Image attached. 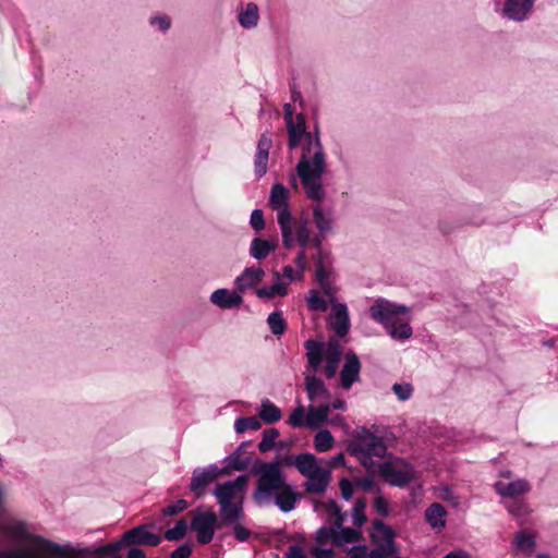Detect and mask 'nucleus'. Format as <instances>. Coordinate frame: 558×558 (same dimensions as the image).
<instances>
[{
  "instance_id": "f257e3e1",
  "label": "nucleus",
  "mask_w": 558,
  "mask_h": 558,
  "mask_svg": "<svg viewBox=\"0 0 558 558\" xmlns=\"http://www.w3.org/2000/svg\"><path fill=\"white\" fill-rule=\"evenodd\" d=\"M288 147L293 150L305 140L302 156L296 165V173L301 179L306 196L316 202H322L326 196L323 186V175L326 172V157L319 138V130L316 126L315 136L306 132L305 118L298 114L295 122L287 124Z\"/></svg>"
},
{
  "instance_id": "f03ea898",
  "label": "nucleus",
  "mask_w": 558,
  "mask_h": 558,
  "mask_svg": "<svg viewBox=\"0 0 558 558\" xmlns=\"http://www.w3.org/2000/svg\"><path fill=\"white\" fill-rule=\"evenodd\" d=\"M253 473L257 475L256 487L252 493L255 505L263 507L274 501L283 513L295 509L298 493L287 484V477L278 461L259 462L253 468Z\"/></svg>"
},
{
  "instance_id": "7ed1b4c3",
  "label": "nucleus",
  "mask_w": 558,
  "mask_h": 558,
  "mask_svg": "<svg viewBox=\"0 0 558 558\" xmlns=\"http://www.w3.org/2000/svg\"><path fill=\"white\" fill-rule=\"evenodd\" d=\"M104 546L94 549L72 548L70 551L62 545L40 536L33 537L32 547L0 550V558H107Z\"/></svg>"
},
{
  "instance_id": "20e7f679",
  "label": "nucleus",
  "mask_w": 558,
  "mask_h": 558,
  "mask_svg": "<svg viewBox=\"0 0 558 558\" xmlns=\"http://www.w3.org/2000/svg\"><path fill=\"white\" fill-rule=\"evenodd\" d=\"M294 465L307 480L304 482L305 492L311 495H322L330 483V470L324 466L313 453L303 452L294 457Z\"/></svg>"
},
{
  "instance_id": "39448f33",
  "label": "nucleus",
  "mask_w": 558,
  "mask_h": 558,
  "mask_svg": "<svg viewBox=\"0 0 558 558\" xmlns=\"http://www.w3.org/2000/svg\"><path fill=\"white\" fill-rule=\"evenodd\" d=\"M149 525L142 524L135 526L121 536V539L116 543H109L104 545L108 554H116L122 546H134V545H148L157 546L161 542V537L158 534L148 531Z\"/></svg>"
},
{
  "instance_id": "423d86ee",
  "label": "nucleus",
  "mask_w": 558,
  "mask_h": 558,
  "mask_svg": "<svg viewBox=\"0 0 558 558\" xmlns=\"http://www.w3.org/2000/svg\"><path fill=\"white\" fill-rule=\"evenodd\" d=\"M405 305H398L385 299H377L369 308L371 317L387 329L397 323L399 316L408 313Z\"/></svg>"
},
{
  "instance_id": "0eeeda50",
  "label": "nucleus",
  "mask_w": 558,
  "mask_h": 558,
  "mask_svg": "<svg viewBox=\"0 0 558 558\" xmlns=\"http://www.w3.org/2000/svg\"><path fill=\"white\" fill-rule=\"evenodd\" d=\"M247 483L248 475L241 474L234 480L217 484L213 495L216 497L217 504H234L239 500V496L244 497Z\"/></svg>"
},
{
  "instance_id": "6e6552de",
  "label": "nucleus",
  "mask_w": 558,
  "mask_h": 558,
  "mask_svg": "<svg viewBox=\"0 0 558 558\" xmlns=\"http://www.w3.org/2000/svg\"><path fill=\"white\" fill-rule=\"evenodd\" d=\"M247 483L248 475L241 474L234 480L217 484L213 495L216 497L217 504H234L239 500V496L244 497Z\"/></svg>"
},
{
  "instance_id": "1a4fd4ad",
  "label": "nucleus",
  "mask_w": 558,
  "mask_h": 558,
  "mask_svg": "<svg viewBox=\"0 0 558 558\" xmlns=\"http://www.w3.org/2000/svg\"><path fill=\"white\" fill-rule=\"evenodd\" d=\"M218 515L214 511L201 512L196 511L191 520V529L196 533L197 542L199 544H209L215 535V530L218 527Z\"/></svg>"
},
{
  "instance_id": "9d476101",
  "label": "nucleus",
  "mask_w": 558,
  "mask_h": 558,
  "mask_svg": "<svg viewBox=\"0 0 558 558\" xmlns=\"http://www.w3.org/2000/svg\"><path fill=\"white\" fill-rule=\"evenodd\" d=\"M369 537L375 547L385 548L390 554H398L399 548L395 542L396 533L393 529L381 520H375L369 530Z\"/></svg>"
},
{
  "instance_id": "9b49d317",
  "label": "nucleus",
  "mask_w": 558,
  "mask_h": 558,
  "mask_svg": "<svg viewBox=\"0 0 558 558\" xmlns=\"http://www.w3.org/2000/svg\"><path fill=\"white\" fill-rule=\"evenodd\" d=\"M349 448H361L372 451L377 458L385 457L387 451V447L383 438L373 434L366 427H360L356 429L355 439Z\"/></svg>"
},
{
  "instance_id": "f8f14e48",
  "label": "nucleus",
  "mask_w": 558,
  "mask_h": 558,
  "mask_svg": "<svg viewBox=\"0 0 558 558\" xmlns=\"http://www.w3.org/2000/svg\"><path fill=\"white\" fill-rule=\"evenodd\" d=\"M220 475L221 471L216 464H210L204 469L196 468L192 473L190 490L199 498L204 495L206 487Z\"/></svg>"
},
{
  "instance_id": "ddd939ff",
  "label": "nucleus",
  "mask_w": 558,
  "mask_h": 558,
  "mask_svg": "<svg viewBox=\"0 0 558 558\" xmlns=\"http://www.w3.org/2000/svg\"><path fill=\"white\" fill-rule=\"evenodd\" d=\"M378 473L390 485L397 487H404L413 481L412 469L398 470L391 462L379 464Z\"/></svg>"
},
{
  "instance_id": "4468645a",
  "label": "nucleus",
  "mask_w": 558,
  "mask_h": 558,
  "mask_svg": "<svg viewBox=\"0 0 558 558\" xmlns=\"http://www.w3.org/2000/svg\"><path fill=\"white\" fill-rule=\"evenodd\" d=\"M243 502L244 497L239 496V500L234 501V504H218V527L229 526L231 524H235L236 522H242L245 517Z\"/></svg>"
},
{
  "instance_id": "2eb2a0df",
  "label": "nucleus",
  "mask_w": 558,
  "mask_h": 558,
  "mask_svg": "<svg viewBox=\"0 0 558 558\" xmlns=\"http://www.w3.org/2000/svg\"><path fill=\"white\" fill-rule=\"evenodd\" d=\"M271 147V135L268 132L263 133L257 143L256 155L254 160V172L258 179L263 178L267 173L269 150Z\"/></svg>"
},
{
  "instance_id": "dca6fc26",
  "label": "nucleus",
  "mask_w": 558,
  "mask_h": 558,
  "mask_svg": "<svg viewBox=\"0 0 558 558\" xmlns=\"http://www.w3.org/2000/svg\"><path fill=\"white\" fill-rule=\"evenodd\" d=\"M361 362L353 352L345 354L344 364L340 372V384L343 389H350L352 385L360 380Z\"/></svg>"
},
{
  "instance_id": "f3484780",
  "label": "nucleus",
  "mask_w": 558,
  "mask_h": 558,
  "mask_svg": "<svg viewBox=\"0 0 558 558\" xmlns=\"http://www.w3.org/2000/svg\"><path fill=\"white\" fill-rule=\"evenodd\" d=\"M534 7V0H506L502 14L514 22H523L527 19Z\"/></svg>"
},
{
  "instance_id": "a211bd4d",
  "label": "nucleus",
  "mask_w": 558,
  "mask_h": 558,
  "mask_svg": "<svg viewBox=\"0 0 558 558\" xmlns=\"http://www.w3.org/2000/svg\"><path fill=\"white\" fill-rule=\"evenodd\" d=\"M330 326L338 337H344L349 332L350 319L348 308L344 303H332Z\"/></svg>"
},
{
  "instance_id": "6ab92c4d",
  "label": "nucleus",
  "mask_w": 558,
  "mask_h": 558,
  "mask_svg": "<svg viewBox=\"0 0 558 558\" xmlns=\"http://www.w3.org/2000/svg\"><path fill=\"white\" fill-rule=\"evenodd\" d=\"M316 373H306L304 375V388L311 402H317L325 400L328 402L330 399V392L327 389L324 381L316 377Z\"/></svg>"
},
{
  "instance_id": "aec40b11",
  "label": "nucleus",
  "mask_w": 558,
  "mask_h": 558,
  "mask_svg": "<svg viewBox=\"0 0 558 558\" xmlns=\"http://www.w3.org/2000/svg\"><path fill=\"white\" fill-rule=\"evenodd\" d=\"M210 302L220 308L231 310L239 307L243 302V298L238 289L230 291L221 288L211 293Z\"/></svg>"
},
{
  "instance_id": "412c9836",
  "label": "nucleus",
  "mask_w": 558,
  "mask_h": 558,
  "mask_svg": "<svg viewBox=\"0 0 558 558\" xmlns=\"http://www.w3.org/2000/svg\"><path fill=\"white\" fill-rule=\"evenodd\" d=\"M264 276L265 272L260 267H246L242 274L235 278V288L242 294L247 289L259 283Z\"/></svg>"
},
{
  "instance_id": "4be33fe9",
  "label": "nucleus",
  "mask_w": 558,
  "mask_h": 558,
  "mask_svg": "<svg viewBox=\"0 0 558 558\" xmlns=\"http://www.w3.org/2000/svg\"><path fill=\"white\" fill-rule=\"evenodd\" d=\"M341 348L339 342L335 339L329 340L324 355L326 362L324 371L327 378L330 379L335 377L339 366Z\"/></svg>"
},
{
  "instance_id": "5701e85b",
  "label": "nucleus",
  "mask_w": 558,
  "mask_h": 558,
  "mask_svg": "<svg viewBox=\"0 0 558 558\" xmlns=\"http://www.w3.org/2000/svg\"><path fill=\"white\" fill-rule=\"evenodd\" d=\"M313 220L318 233L325 238L332 230L335 217L332 209L325 210L320 204L313 206Z\"/></svg>"
},
{
  "instance_id": "b1692460",
  "label": "nucleus",
  "mask_w": 558,
  "mask_h": 558,
  "mask_svg": "<svg viewBox=\"0 0 558 558\" xmlns=\"http://www.w3.org/2000/svg\"><path fill=\"white\" fill-rule=\"evenodd\" d=\"M495 488L501 497L513 498L527 493L530 490V485L525 480L519 478L510 482L509 484L497 482L495 484Z\"/></svg>"
},
{
  "instance_id": "393cba45",
  "label": "nucleus",
  "mask_w": 558,
  "mask_h": 558,
  "mask_svg": "<svg viewBox=\"0 0 558 558\" xmlns=\"http://www.w3.org/2000/svg\"><path fill=\"white\" fill-rule=\"evenodd\" d=\"M330 412V403L324 402L318 407L310 405L306 416V425L311 428H318L328 420Z\"/></svg>"
},
{
  "instance_id": "a878e982",
  "label": "nucleus",
  "mask_w": 558,
  "mask_h": 558,
  "mask_svg": "<svg viewBox=\"0 0 558 558\" xmlns=\"http://www.w3.org/2000/svg\"><path fill=\"white\" fill-rule=\"evenodd\" d=\"M446 515L447 511L445 507L438 502L432 504L426 510H425V519L427 523L434 529V530H441L446 525Z\"/></svg>"
},
{
  "instance_id": "bb28decb",
  "label": "nucleus",
  "mask_w": 558,
  "mask_h": 558,
  "mask_svg": "<svg viewBox=\"0 0 558 558\" xmlns=\"http://www.w3.org/2000/svg\"><path fill=\"white\" fill-rule=\"evenodd\" d=\"M304 347L307 350L306 357L308 365L313 369L312 373H316L318 366L324 360V344L313 339H308L305 341Z\"/></svg>"
},
{
  "instance_id": "cd10ccee",
  "label": "nucleus",
  "mask_w": 558,
  "mask_h": 558,
  "mask_svg": "<svg viewBox=\"0 0 558 558\" xmlns=\"http://www.w3.org/2000/svg\"><path fill=\"white\" fill-rule=\"evenodd\" d=\"M363 533L360 529L344 527L337 529L335 545L347 550L348 544H354L361 541Z\"/></svg>"
},
{
  "instance_id": "c85d7f7f",
  "label": "nucleus",
  "mask_w": 558,
  "mask_h": 558,
  "mask_svg": "<svg viewBox=\"0 0 558 558\" xmlns=\"http://www.w3.org/2000/svg\"><path fill=\"white\" fill-rule=\"evenodd\" d=\"M275 250L276 245L271 241L262 238H254L250 245V255L257 260H262Z\"/></svg>"
},
{
  "instance_id": "c756f323",
  "label": "nucleus",
  "mask_w": 558,
  "mask_h": 558,
  "mask_svg": "<svg viewBox=\"0 0 558 558\" xmlns=\"http://www.w3.org/2000/svg\"><path fill=\"white\" fill-rule=\"evenodd\" d=\"M225 462H226V465L222 469H220L221 475H227L231 471L246 470L251 463V458L250 457L242 458L240 454L232 452L225 459Z\"/></svg>"
},
{
  "instance_id": "7c9ffc66",
  "label": "nucleus",
  "mask_w": 558,
  "mask_h": 558,
  "mask_svg": "<svg viewBox=\"0 0 558 558\" xmlns=\"http://www.w3.org/2000/svg\"><path fill=\"white\" fill-rule=\"evenodd\" d=\"M274 277L276 282L272 286L262 287L256 290V295L259 299H272L275 295L284 296L288 293V288L280 282V274L275 271Z\"/></svg>"
},
{
  "instance_id": "2f4dec72",
  "label": "nucleus",
  "mask_w": 558,
  "mask_h": 558,
  "mask_svg": "<svg viewBox=\"0 0 558 558\" xmlns=\"http://www.w3.org/2000/svg\"><path fill=\"white\" fill-rule=\"evenodd\" d=\"M288 198L289 191L283 184L276 183L272 185L269 195V204L272 209L288 206Z\"/></svg>"
},
{
  "instance_id": "473e14b6",
  "label": "nucleus",
  "mask_w": 558,
  "mask_h": 558,
  "mask_svg": "<svg viewBox=\"0 0 558 558\" xmlns=\"http://www.w3.org/2000/svg\"><path fill=\"white\" fill-rule=\"evenodd\" d=\"M258 19V7L255 3H248L246 9L239 14V23L244 28L255 27Z\"/></svg>"
},
{
  "instance_id": "72a5a7b5",
  "label": "nucleus",
  "mask_w": 558,
  "mask_h": 558,
  "mask_svg": "<svg viewBox=\"0 0 558 558\" xmlns=\"http://www.w3.org/2000/svg\"><path fill=\"white\" fill-rule=\"evenodd\" d=\"M259 416L265 423L272 424L281 418V411L277 405L271 403L269 400H264L262 402Z\"/></svg>"
},
{
  "instance_id": "f704fd0d",
  "label": "nucleus",
  "mask_w": 558,
  "mask_h": 558,
  "mask_svg": "<svg viewBox=\"0 0 558 558\" xmlns=\"http://www.w3.org/2000/svg\"><path fill=\"white\" fill-rule=\"evenodd\" d=\"M515 547L525 553H532L535 548V537L526 531L519 532L514 537Z\"/></svg>"
},
{
  "instance_id": "c9c22d12",
  "label": "nucleus",
  "mask_w": 558,
  "mask_h": 558,
  "mask_svg": "<svg viewBox=\"0 0 558 558\" xmlns=\"http://www.w3.org/2000/svg\"><path fill=\"white\" fill-rule=\"evenodd\" d=\"M335 442L333 436L328 429L318 432L314 438L315 449L319 452H326L332 448Z\"/></svg>"
},
{
  "instance_id": "e433bc0d",
  "label": "nucleus",
  "mask_w": 558,
  "mask_h": 558,
  "mask_svg": "<svg viewBox=\"0 0 558 558\" xmlns=\"http://www.w3.org/2000/svg\"><path fill=\"white\" fill-rule=\"evenodd\" d=\"M14 539H24L28 537L26 524L22 521H12L2 527Z\"/></svg>"
},
{
  "instance_id": "4c0bfd02",
  "label": "nucleus",
  "mask_w": 558,
  "mask_h": 558,
  "mask_svg": "<svg viewBox=\"0 0 558 558\" xmlns=\"http://www.w3.org/2000/svg\"><path fill=\"white\" fill-rule=\"evenodd\" d=\"M267 324L271 332L276 336H280L286 331L287 324L282 317L281 312H272L267 317Z\"/></svg>"
},
{
  "instance_id": "58836bf2",
  "label": "nucleus",
  "mask_w": 558,
  "mask_h": 558,
  "mask_svg": "<svg viewBox=\"0 0 558 558\" xmlns=\"http://www.w3.org/2000/svg\"><path fill=\"white\" fill-rule=\"evenodd\" d=\"M388 332L393 339L405 340L412 336L413 330L408 323H401L397 319V323L388 328Z\"/></svg>"
},
{
  "instance_id": "ea45409f",
  "label": "nucleus",
  "mask_w": 558,
  "mask_h": 558,
  "mask_svg": "<svg viewBox=\"0 0 558 558\" xmlns=\"http://www.w3.org/2000/svg\"><path fill=\"white\" fill-rule=\"evenodd\" d=\"M280 433L277 428L271 427L263 432V438L258 444L260 452H267L275 447V441L279 437Z\"/></svg>"
},
{
  "instance_id": "a19ab883",
  "label": "nucleus",
  "mask_w": 558,
  "mask_h": 558,
  "mask_svg": "<svg viewBox=\"0 0 558 558\" xmlns=\"http://www.w3.org/2000/svg\"><path fill=\"white\" fill-rule=\"evenodd\" d=\"M262 426L259 420L255 416L250 417H239L235 420L234 423V430L238 434H242L248 429L251 430H257Z\"/></svg>"
},
{
  "instance_id": "79ce46f5",
  "label": "nucleus",
  "mask_w": 558,
  "mask_h": 558,
  "mask_svg": "<svg viewBox=\"0 0 558 558\" xmlns=\"http://www.w3.org/2000/svg\"><path fill=\"white\" fill-rule=\"evenodd\" d=\"M187 531V523L184 519H180L175 522V525L172 529H169L165 532V538L174 542L182 539Z\"/></svg>"
},
{
  "instance_id": "37998d69",
  "label": "nucleus",
  "mask_w": 558,
  "mask_h": 558,
  "mask_svg": "<svg viewBox=\"0 0 558 558\" xmlns=\"http://www.w3.org/2000/svg\"><path fill=\"white\" fill-rule=\"evenodd\" d=\"M325 509L329 515L335 517L333 525L336 529H340L345 521V513L342 512L341 507L337 504L336 500H329L325 505Z\"/></svg>"
},
{
  "instance_id": "c03bdc74",
  "label": "nucleus",
  "mask_w": 558,
  "mask_h": 558,
  "mask_svg": "<svg viewBox=\"0 0 558 558\" xmlns=\"http://www.w3.org/2000/svg\"><path fill=\"white\" fill-rule=\"evenodd\" d=\"M307 306L313 312H325L327 311V302L320 296L317 290H310L307 296Z\"/></svg>"
},
{
  "instance_id": "a18cd8bd",
  "label": "nucleus",
  "mask_w": 558,
  "mask_h": 558,
  "mask_svg": "<svg viewBox=\"0 0 558 558\" xmlns=\"http://www.w3.org/2000/svg\"><path fill=\"white\" fill-rule=\"evenodd\" d=\"M337 529L332 526H322L315 533V541L320 545L332 543L335 545Z\"/></svg>"
},
{
  "instance_id": "49530a36",
  "label": "nucleus",
  "mask_w": 558,
  "mask_h": 558,
  "mask_svg": "<svg viewBox=\"0 0 558 558\" xmlns=\"http://www.w3.org/2000/svg\"><path fill=\"white\" fill-rule=\"evenodd\" d=\"M349 452L353 456H355L360 463L365 468H373L374 466V460L373 457L374 453L368 450H364L361 448H348Z\"/></svg>"
},
{
  "instance_id": "de8ad7c7",
  "label": "nucleus",
  "mask_w": 558,
  "mask_h": 558,
  "mask_svg": "<svg viewBox=\"0 0 558 558\" xmlns=\"http://www.w3.org/2000/svg\"><path fill=\"white\" fill-rule=\"evenodd\" d=\"M274 210L277 211V220L280 226V230H290L292 216L289 206L278 207L275 208Z\"/></svg>"
},
{
  "instance_id": "09e8293b",
  "label": "nucleus",
  "mask_w": 558,
  "mask_h": 558,
  "mask_svg": "<svg viewBox=\"0 0 558 558\" xmlns=\"http://www.w3.org/2000/svg\"><path fill=\"white\" fill-rule=\"evenodd\" d=\"M316 280L322 287L323 291L326 294L330 293V281H329V271L325 268L324 265H317L316 268Z\"/></svg>"
},
{
  "instance_id": "8fccbe9b",
  "label": "nucleus",
  "mask_w": 558,
  "mask_h": 558,
  "mask_svg": "<svg viewBox=\"0 0 558 558\" xmlns=\"http://www.w3.org/2000/svg\"><path fill=\"white\" fill-rule=\"evenodd\" d=\"M305 410L302 405L295 408L288 420V424L292 427H302L306 425V418L304 417Z\"/></svg>"
},
{
  "instance_id": "3c124183",
  "label": "nucleus",
  "mask_w": 558,
  "mask_h": 558,
  "mask_svg": "<svg viewBox=\"0 0 558 558\" xmlns=\"http://www.w3.org/2000/svg\"><path fill=\"white\" fill-rule=\"evenodd\" d=\"M392 391L400 401H407L412 396L413 387L409 383L395 384L392 386Z\"/></svg>"
},
{
  "instance_id": "603ef678",
  "label": "nucleus",
  "mask_w": 558,
  "mask_h": 558,
  "mask_svg": "<svg viewBox=\"0 0 558 558\" xmlns=\"http://www.w3.org/2000/svg\"><path fill=\"white\" fill-rule=\"evenodd\" d=\"M296 240L300 244L301 248H306L307 243L310 241V229L307 220H303L300 222L298 229H296Z\"/></svg>"
},
{
  "instance_id": "864d4df0",
  "label": "nucleus",
  "mask_w": 558,
  "mask_h": 558,
  "mask_svg": "<svg viewBox=\"0 0 558 558\" xmlns=\"http://www.w3.org/2000/svg\"><path fill=\"white\" fill-rule=\"evenodd\" d=\"M375 490H376L377 494L380 493L379 487H376ZM374 509L381 517H387L389 514V512H390L388 502H387V500L381 495H377V497L374 499Z\"/></svg>"
},
{
  "instance_id": "5fc2aeb1",
  "label": "nucleus",
  "mask_w": 558,
  "mask_h": 558,
  "mask_svg": "<svg viewBox=\"0 0 558 558\" xmlns=\"http://www.w3.org/2000/svg\"><path fill=\"white\" fill-rule=\"evenodd\" d=\"M189 507V504L184 499H179L174 504H171L162 509L163 515H175Z\"/></svg>"
},
{
  "instance_id": "6e6d98bb",
  "label": "nucleus",
  "mask_w": 558,
  "mask_h": 558,
  "mask_svg": "<svg viewBox=\"0 0 558 558\" xmlns=\"http://www.w3.org/2000/svg\"><path fill=\"white\" fill-rule=\"evenodd\" d=\"M250 223L255 231H260L265 228L264 213L262 209H254L251 214Z\"/></svg>"
},
{
  "instance_id": "4d7b16f0",
  "label": "nucleus",
  "mask_w": 558,
  "mask_h": 558,
  "mask_svg": "<svg viewBox=\"0 0 558 558\" xmlns=\"http://www.w3.org/2000/svg\"><path fill=\"white\" fill-rule=\"evenodd\" d=\"M230 526L233 529L235 538L240 542H245L251 536L250 530L243 526L241 522H236Z\"/></svg>"
},
{
  "instance_id": "13d9d810",
  "label": "nucleus",
  "mask_w": 558,
  "mask_h": 558,
  "mask_svg": "<svg viewBox=\"0 0 558 558\" xmlns=\"http://www.w3.org/2000/svg\"><path fill=\"white\" fill-rule=\"evenodd\" d=\"M348 550L347 558H367L368 549L366 545H355Z\"/></svg>"
},
{
  "instance_id": "bf43d9fd",
  "label": "nucleus",
  "mask_w": 558,
  "mask_h": 558,
  "mask_svg": "<svg viewBox=\"0 0 558 558\" xmlns=\"http://www.w3.org/2000/svg\"><path fill=\"white\" fill-rule=\"evenodd\" d=\"M322 463H324V466L328 468H337V466H344L345 464V457L342 452L336 454L329 460H322Z\"/></svg>"
},
{
  "instance_id": "052dcab7",
  "label": "nucleus",
  "mask_w": 558,
  "mask_h": 558,
  "mask_svg": "<svg viewBox=\"0 0 558 558\" xmlns=\"http://www.w3.org/2000/svg\"><path fill=\"white\" fill-rule=\"evenodd\" d=\"M192 554V546L190 544H182L174 549L170 558H189Z\"/></svg>"
},
{
  "instance_id": "680f3d73",
  "label": "nucleus",
  "mask_w": 558,
  "mask_h": 558,
  "mask_svg": "<svg viewBox=\"0 0 558 558\" xmlns=\"http://www.w3.org/2000/svg\"><path fill=\"white\" fill-rule=\"evenodd\" d=\"M339 486H340V490H341V495H342L343 499H345V500L351 499L352 494H353L351 482L347 478H341Z\"/></svg>"
},
{
  "instance_id": "e2e57ef3",
  "label": "nucleus",
  "mask_w": 558,
  "mask_h": 558,
  "mask_svg": "<svg viewBox=\"0 0 558 558\" xmlns=\"http://www.w3.org/2000/svg\"><path fill=\"white\" fill-rule=\"evenodd\" d=\"M151 25H157L162 32H167L170 27V20L167 16H155L150 19Z\"/></svg>"
},
{
  "instance_id": "0e129e2a",
  "label": "nucleus",
  "mask_w": 558,
  "mask_h": 558,
  "mask_svg": "<svg viewBox=\"0 0 558 558\" xmlns=\"http://www.w3.org/2000/svg\"><path fill=\"white\" fill-rule=\"evenodd\" d=\"M356 485H359L363 490L369 492L374 489V480L372 475H367L356 480Z\"/></svg>"
},
{
  "instance_id": "69168bd1",
  "label": "nucleus",
  "mask_w": 558,
  "mask_h": 558,
  "mask_svg": "<svg viewBox=\"0 0 558 558\" xmlns=\"http://www.w3.org/2000/svg\"><path fill=\"white\" fill-rule=\"evenodd\" d=\"M393 555L385 548L375 547L368 551L367 558H392Z\"/></svg>"
},
{
  "instance_id": "338daca9",
  "label": "nucleus",
  "mask_w": 558,
  "mask_h": 558,
  "mask_svg": "<svg viewBox=\"0 0 558 558\" xmlns=\"http://www.w3.org/2000/svg\"><path fill=\"white\" fill-rule=\"evenodd\" d=\"M312 554L315 558H335V551L331 548H313Z\"/></svg>"
},
{
  "instance_id": "774afa93",
  "label": "nucleus",
  "mask_w": 558,
  "mask_h": 558,
  "mask_svg": "<svg viewBox=\"0 0 558 558\" xmlns=\"http://www.w3.org/2000/svg\"><path fill=\"white\" fill-rule=\"evenodd\" d=\"M286 558H305L302 547L299 545H292L289 547Z\"/></svg>"
}]
</instances>
